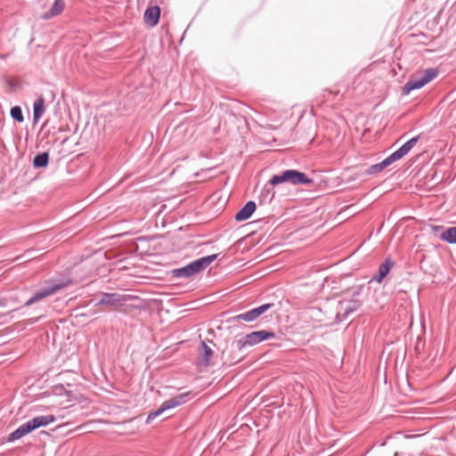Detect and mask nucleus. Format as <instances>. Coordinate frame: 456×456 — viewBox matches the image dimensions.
<instances>
[{
    "label": "nucleus",
    "mask_w": 456,
    "mask_h": 456,
    "mask_svg": "<svg viewBox=\"0 0 456 456\" xmlns=\"http://www.w3.org/2000/svg\"><path fill=\"white\" fill-rule=\"evenodd\" d=\"M419 138V136L412 137L400 147L405 155L417 144Z\"/></svg>",
    "instance_id": "b1692460"
},
{
    "label": "nucleus",
    "mask_w": 456,
    "mask_h": 456,
    "mask_svg": "<svg viewBox=\"0 0 456 456\" xmlns=\"http://www.w3.org/2000/svg\"><path fill=\"white\" fill-rule=\"evenodd\" d=\"M10 115L14 121L19 123H21L24 120L22 110L20 106L12 107L10 110Z\"/></svg>",
    "instance_id": "5701e85b"
},
{
    "label": "nucleus",
    "mask_w": 456,
    "mask_h": 456,
    "mask_svg": "<svg viewBox=\"0 0 456 456\" xmlns=\"http://www.w3.org/2000/svg\"><path fill=\"white\" fill-rule=\"evenodd\" d=\"M362 303L358 299H351L345 306L341 305L344 312L342 314V320H346L352 313L355 312Z\"/></svg>",
    "instance_id": "f3484780"
},
{
    "label": "nucleus",
    "mask_w": 456,
    "mask_h": 456,
    "mask_svg": "<svg viewBox=\"0 0 456 456\" xmlns=\"http://www.w3.org/2000/svg\"><path fill=\"white\" fill-rule=\"evenodd\" d=\"M275 338V333L273 331H269V330H265L253 331V332L247 334L240 339L234 341L232 344V347L236 350L240 351L246 346H253L255 345L259 344L262 341H265V340H267L270 338Z\"/></svg>",
    "instance_id": "20e7f679"
},
{
    "label": "nucleus",
    "mask_w": 456,
    "mask_h": 456,
    "mask_svg": "<svg viewBox=\"0 0 456 456\" xmlns=\"http://www.w3.org/2000/svg\"><path fill=\"white\" fill-rule=\"evenodd\" d=\"M65 8V0H54L50 9L41 16L44 20H50L60 15Z\"/></svg>",
    "instance_id": "ddd939ff"
},
{
    "label": "nucleus",
    "mask_w": 456,
    "mask_h": 456,
    "mask_svg": "<svg viewBox=\"0 0 456 456\" xmlns=\"http://www.w3.org/2000/svg\"><path fill=\"white\" fill-rule=\"evenodd\" d=\"M0 58H1V59H4V58H5V55H2V54H0Z\"/></svg>",
    "instance_id": "c85d7f7f"
},
{
    "label": "nucleus",
    "mask_w": 456,
    "mask_h": 456,
    "mask_svg": "<svg viewBox=\"0 0 456 456\" xmlns=\"http://www.w3.org/2000/svg\"><path fill=\"white\" fill-rule=\"evenodd\" d=\"M33 431L32 428L30 427V424L28 421L23 423L20 425L17 429H15L13 432H12L6 441L8 443H12L16 440H19L22 438L23 436H27L28 434L31 433Z\"/></svg>",
    "instance_id": "f8f14e48"
},
{
    "label": "nucleus",
    "mask_w": 456,
    "mask_h": 456,
    "mask_svg": "<svg viewBox=\"0 0 456 456\" xmlns=\"http://www.w3.org/2000/svg\"><path fill=\"white\" fill-rule=\"evenodd\" d=\"M192 397V393L191 391L184 392L179 394L169 400L165 401L167 403V407L169 409H173L175 407L180 406L188 401H190Z\"/></svg>",
    "instance_id": "4468645a"
},
{
    "label": "nucleus",
    "mask_w": 456,
    "mask_h": 456,
    "mask_svg": "<svg viewBox=\"0 0 456 456\" xmlns=\"http://www.w3.org/2000/svg\"><path fill=\"white\" fill-rule=\"evenodd\" d=\"M33 431L32 428L30 427V424L28 421L23 423L20 425L17 429H15L13 432H12L6 441L8 443H12L16 440H19L22 438L23 436H27L28 434L31 433Z\"/></svg>",
    "instance_id": "9b49d317"
},
{
    "label": "nucleus",
    "mask_w": 456,
    "mask_h": 456,
    "mask_svg": "<svg viewBox=\"0 0 456 456\" xmlns=\"http://www.w3.org/2000/svg\"><path fill=\"white\" fill-rule=\"evenodd\" d=\"M432 229L442 240L450 244H456V226L446 229H444L443 226H433Z\"/></svg>",
    "instance_id": "0eeeda50"
},
{
    "label": "nucleus",
    "mask_w": 456,
    "mask_h": 456,
    "mask_svg": "<svg viewBox=\"0 0 456 456\" xmlns=\"http://www.w3.org/2000/svg\"><path fill=\"white\" fill-rule=\"evenodd\" d=\"M271 307L272 304L267 303L256 307V310L257 312L258 316H260L263 314H265L267 310H269Z\"/></svg>",
    "instance_id": "bb28decb"
},
{
    "label": "nucleus",
    "mask_w": 456,
    "mask_h": 456,
    "mask_svg": "<svg viewBox=\"0 0 456 456\" xmlns=\"http://www.w3.org/2000/svg\"><path fill=\"white\" fill-rule=\"evenodd\" d=\"M49 163V153L44 151L36 155L33 159V166L36 168L46 167Z\"/></svg>",
    "instance_id": "6ab92c4d"
},
{
    "label": "nucleus",
    "mask_w": 456,
    "mask_h": 456,
    "mask_svg": "<svg viewBox=\"0 0 456 456\" xmlns=\"http://www.w3.org/2000/svg\"><path fill=\"white\" fill-rule=\"evenodd\" d=\"M72 280L69 277L52 278L44 281L43 285L35 290L33 295L24 303L25 306H30L50 297L62 289L70 285Z\"/></svg>",
    "instance_id": "f257e3e1"
},
{
    "label": "nucleus",
    "mask_w": 456,
    "mask_h": 456,
    "mask_svg": "<svg viewBox=\"0 0 456 456\" xmlns=\"http://www.w3.org/2000/svg\"><path fill=\"white\" fill-rule=\"evenodd\" d=\"M167 410H170V409H169V407H167V403L164 402L158 410L149 413V415L146 419V423H150L152 419L159 417L160 414H162L164 411H166Z\"/></svg>",
    "instance_id": "4be33fe9"
},
{
    "label": "nucleus",
    "mask_w": 456,
    "mask_h": 456,
    "mask_svg": "<svg viewBox=\"0 0 456 456\" xmlns=\"http://www.w3.org/2000/svg\"><path fill=\"white\" fill-rule=\"evenodd\" d=\"M390 162L388 161L387 158L384 159L381 162L378 164L371 165L365 170L366 175H376L382 170H384L386 167L390 166Z\"/></svg>",
    "instance_id": "a211bd4d"
},
{
    "label": "nucleus",
    "mask_w": 456,
    "mask_h": 456,
    "mask_svg": "<svg viewBox=\"0 0 456 456\" xmlns=\"http://www.w3.org/2000/svg\"><path fill=\"white\" fill-rule=\"evenodd\" d=\"M438 76V69L436 68H429L423 71V73L419 77L412 79H410L403 87V94H410L412 90H417L422 88L431 80L436 78Z\"/></svg>",
    "instance_id": "39448f33"
},
{
    "label": "nucleus",
    "mask_w": 456,
    "mask_h": 456,
    "mask_svg": "<svg viewBox=\"0 0 456 456\" xmlns=\"http://www.w3.org/2000/svg\"><path fill=\"white\" fill-rule=\"evenodd\" d=\"M256 203L252 200L248 201L235 215L237 222H242L248 219L256 210Z\"/></svg>",
    "instance_id": "9d476101"
},
{
    "label": "nucleus",
    "mask_w": 456,
    "mask_h": 456,
    "mask_svg": "<svg viewBox=\"0 0 456 456\" xmlns=\"http://www.w3.org/2000/svg\"><path fill=\"white\" fill-rule=\"evenodd\" d=\"M160 8L156 6L148 7L143 14L144 22L150 27H155L159 23Z\"/></svg>",
    "instance_id": "1a4fd4ad"
},
{
    "label": "nucleus",
    "mask_w": 456,
    "mask_h": 456,
    "mask_svg": "<svg viewBox=\"0 0 456 456\" xmlns=\"http://www.w3.org/2000/svg\"><path fill=\"white\" fill-rule=\"evenodd\" d=\"M217 256L218 254H213L198 258L183 267L173 269L171 271V276L176 279L190 278L206 270Z\"/></svg>",
    "instance_id": "f03ea898"
},
{
    "label": "nucleus",
    "mask_w": 456,
    "mask_h": 456,
    "mask_svg": "<svg viewBox=\"0 0 456 456\" xmlns=\"http://www.w3.org/2000/svg\"><path fill=\"white\" fill-rule=\"evenodd\" d=\"M222 354L224 356V354H225V350H224V351L222 352Z\"/></svg>",
    "instance_id": "c756f323"
},
{
    "label": "nucleus",
    "mask_w": 456,
    "mask_h": 456,
    "mask_svg": "<svg viewBox=\"0 0 456 456\" xmlns=\"http://www.w3.org/2000/svg\"><path fill=\"white\" fill-rule=\"evenodd\" d=\"M55 420V417L53 415H44L37 416L28 420L30 427L33 430L39 428L41 427H46L47 425L53 423Z\"/></svg>",
    "instance_id": "2eb2a0df"
},
{
    "label": "nucleus",
    "mask_w": 456,
    "mask_h": 456,
    "mask_svg": "<svg viewBox=\"0 0 456 456\" xmlns=\"http://www.w3.org/2000/svg\"><path fill=\"white\" fill-rule=\"evenodd\" d=\"M284 183H288L292 185H310L314 183V181L305 173L295 169L284 170L281 174L273 175L269 181L270 185H278Z\"/></svg>",
    "instance_id": "7ed1b4c3"
},
{
    "label": "nucleus",
    "mask_w": 456,
    "mask_h": 456,
    "mask_svg": "<svg viewBox=\"0 0 456 456\" xmlns=\"http://www.w3.org/2000/svg\"><path fill=\"white\" fill-rule=\"evenodd\" d=\"M404 156H405L404 152L402 151L401 148H399L398 150L394 151L392 154H390L387 158L388 161L390 162V164H392V163H394V162H395L397 160H400Z\"/></svg>",
    "instance_id": "393cba45"
},
{
    "label": "nucleus",
    "mask_w": 456,
    "mask_h": 456,
    "mask_svg": "<svg viewBox=\"0 0 456 456\" xmlns=\"http://www.w3.org/2000/svg\"><path fill=\"white\" fill-rule=\"evenodd\" d=\"M200 348L202 350V363L204 366H208L210 364V358L213 356L214 352L205 341L200 342Z\"/></svg>",
    "instance_id": "aec40b11"
},
{
    "label": "nucleus",
    "mask_w": 456,
    "mask_h": 456,
    "mask_svg": "<svg viewBox=\"0 0 456 456\" xmlns=\"http://www.w3.org/2000/svg\"><path fill=\"white\" fill-rule=\"evenodd\" d=\"M258 317L259 316L257 314L256 308H253L249 311H247L246 313L238 314L237 316H235V319L237 321L250 322L256 320Z\"/></svg>",
    "instance_id": "412c9836"
},
{
    "label": "nucleus",
    "mask_w": 456,
    "mask_h": 456,
    "mask_svg": "<svg viewBox=\"0 0 456 456\" xmlns=\"http://www.w3.org/2000/svg\"><path fill=\"white\" fill-rule=\"evenodd\" d=\"M260 197L271 201L273 200V198L274 197V191L272 190V188L268 184H266L263 188Z\"/></svg>",
    "instance_id": "a878e982"
},
{
    "label": "nucleus",
    "mask_w": 456,
    "mask_h": 456,
    "mask_svg": "<svg viewBox=\"0 0 456 456\" xmlns=\"http://www.w3.org/2000/svg\"><path fill=\"white\" fill-rule=\"evenodd\" d=\"M45 111V98L40 95L33 103V122L37 124Z\"/></svg>",
    "instance_id": "dca6fc26"
},
{
    "label": "nucleus",
    "mask_w": 456,
    "mask_h": 456,
    "mask_svg": "<svg viewBox=\"0 0 456 456\" xmlns=\"http://www.w3.org/2000/svg\"><path fill=\"white\" fill-rule=\"evenodd\" d=\"M394 262L390 256L387 257L385 261L379 266L378 273L371 278L370 281L381 283L385 277L389 273Z\"/></svg>",
    "instance_id": "6e6552de"
},
{
    "label": "nucleus",
    "mask_w": 456,
    "mask_h": 456,
    "mask_svg": "<svg viewBox=\"0 0 456 456\" xmlns=\"http://www.w3.org/2000/svg\"><path fill=\"white\" fill-rule=\"evenodd\" d=\"M229 361V362L232 364V363H234V362H237L239 361V359H237L236 357H231L230 359H227Z\"/></svg>",
    "instance_id": "cd10ccee"
},
{
    "label": "nucleus",
    "mask_w": 456,
    "mask_h": 456,
    "mask_svg": "<svg viewBox=\"0 0 456 456\" xmlns=\"http://www.w3.org/2000/svg\"><path fill=\"white\" fill-rule=\"evenodd\" d=\"M130 295H121L118 293H103L97 305H109L112 306L123 305L128 299Z\"/></svg>",
    "instance_id": "423d86ee"
}]
</instances>
